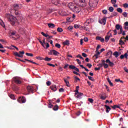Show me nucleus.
<instances>
[{"mask_svg": "<svg viewBox=\"0 0 128 128\" xmlns=\"http://www.w3.org/2000/svg\"><path fill=\"white\" fill-rule=\"evenodd\" d=\"M6 18L12 26H14L16 22V18L14 16L12 15H10V14H6Z\"/></svg>", "mask_w": 128, "mask_h": 128, "instance_id": "nucleus-1", "label": "nucleus"}, {"mask_svg": "<svg viewBox=\"0 0 128 128\" xmlns=\"http://www.w3.org/2000/svg\"><path fill=\"white\" fill-rule=\"evenodd\" d=\"M73 2L76 4H79L80 6L84 8L86 6V0H73Z\"/></svg>", "mask_w": 128, "mask_h": 128, "instance_id": "nucleus-2", "label": "nucleus"}, {"mask_svg": "<svg viewBox=\"0 0 128 128\" xmlns=\"http://www.w3.org/2000/svg\"><path fill=\"white\" fill-rule=\"evenodd\" d=\"M89 6L90 8H96L98 6V0H90Z\"/></svg>", "mask_w": 128, "mask_h": 128, "instance_id": "nucleus-3", "label": "nucleus"}, {"mask_svg": "<svg viewBox=\"0 0 128 128\" xmlns=\"http://www.w3.org/2000/svg\"><path fill=\"white\" fill-rule=\"evenodd\" d=\"M14 56H18V58H24V52L22 51V52H15L14 53Z\"/></svg>", "mask_w": 128, "mask_h": 128, "instance_id": "nucleus-4", "label": "nucleus"}, {"mask_svg": "<svg viewBox=\"0 0 128 128\" xmlns=\"http://www.w3.org/2000/svg\"><path fill=\"white\" fill-rule=\"evenodd\" d=\"M18 102H20V104H24V102H26V98L24 96L20 97L18 100Z\"/></svg>", "mask_w": 128, "mask_h": 128, "instance_id": "nucleus-5", "label": "nucleus"}, {"mask_svg": "<svg viewBox=\"0 0 128 128\" xmlns=\"http://www.w3.org/2000/svg\"><path fill=\"white\" fill-rule=\"evenodd\" d=\"M49 54L52 55L53 54L54 56H58L60 54V52L54 50H50L49 52Z\"/></svg>", "mask_w": 128, "mask_h": 128, "instance_id": "nucleus-6", "label": "nucleus"}, {"mask_svg": "<svg viewBox=\"0 0 128 128\" xmlns=\"http://www.w3.org/2000/svg\"><path fill=\"white\" fill-rule=\"evenodd\" d=\"M80 10H82V8L78 6H74L72 10V11L75 12V14H77Z\"/></svg>", "mask_w": 128, "mask_h": 128, "instance_id": "nucleus-7", "label": "nucleus"}, {"mask_svg": "<svg viewBox=\"0 0 128 128\" xmlns=\"http://www.w3.org/2000/svg\"><path fill=\"white\" fill-rule=\"evenodd\" d=\"M116 28L118 30H120V32L118 33V34H122V26L120 25L116 24Z\"/></svg>", "mask_w": 128, "mask_h": 128, "instance_id": "nucleus-8", "label": "nucleus"}, {"mask_svg": "<svg viewBox=\"0 0 128 128\" xmlns=\"http://www.w3.org/2000/svg\"><path fill=\"white\" fill-rule=\"evenodd\" d=\"M98 22L103 26H104L106 24V18H103L98 20Z\"/></svg>", "mask_w": 128, "mask_h": 128, "instance_id": "nucleus-9", "label": "nucleus"}, {"mask_svg": "<svg viewBox=\"0 0 128 128\" xmlns=\"http://www.w3.org/2000/svg\"><path fill=\"white\" fill-rule=\"evenodd\" d=\"M27 90L28 92H32V94H34V87H32V86H28Z\"/></svg>", "mask_w": 128, "mask_h": 128, "instance_id": "nucleus-10", "label": "nucleus"}, {"mask_svg": "<svg viewBox=\"0 0 128 128\" xmlns=\"http://www.w3.org/2000/svg\"><path fill=\"white\" fill-rule=\"evenodd\" d=\"M82 96H84V94L82 92L75 93L74 94V96L76 98H80Z\"/></svg>", "mask_w": 128, "mask_h": 128, "instance_id": "nucleus-11", "label": "nucleus"}, {"mask_svg": "<svg viewBox=\"0 0 128 128\" xmlns=\"http://www.w3.org/2000/svg\"><path fill=\"white\" fill-rule=\"evenodd\" d=\"M68 8H70V10H73L74 8V4L72 2H70L68 4Z\"/></svg>", "mask_w": 128, "mask_h": 128, "instance_id": "nucleus-12", "label": "nucleus"}, {"mask_svg": "<svg viewBox=\"0 0 128 128\" xmlns=\"http://www.w3.org/2000/svg\"><path fill=\"white\" fill-rule=\"evenodd\" d=\"M96 40H100L101 42H104V38H102L101 36H97L96 37Z\"/></svg>", "mask_w": 128, "mask_h": 128, "instance_id": "nucleus-13", "label": "nucleus"}, {"mask_svg": "<svg viewBox=\"0 0 128 128\" xmlns=\"http://www.w3.org/2000/svg\"><path fill=\"white\" fill-rule=\"evenodd\" d=\"M106 62L107 64H109V65L110 66H114V62H110V59L106 60Z\"/></svg>", "mask_w": 128, "mask_h": 128, "instance_id": "nucleus-14", "label": "nucleus"}, {"mask_svg": "<svg viewBox=\"0 0 128 128\" xmlns=\"http://www.w3.org/2000/svg\"><path fill=\"white\" fill-rule=\"evenodd\" d=\"M112 34H110V35H106L105 36V42H108V40H110V38H112Z\"/></svg>", "mask_w": 128, "mask_h": 128, "instance_id": "nucleus-15", "label": "nucleus"}, {"mask_svg": "<svg viewBox=\"0 0 128 128\" xmlns=\"http://www.w3.org/2000/svg\"><path fill=\"white\" fill-rule=\"evenodd\" d=\"M50 88L53 92H56V90H58V88H56V85H52L50 86Z\"/></svg>", "mask_w": 128, "mask_h": 128, "instance_id": "nucleus-16", "label": "nucleus"}, {"mask_svg": "<svg viewBox=\"0 0 128 128\" xmlns=\"http://www.w3.org/2000/svg\"><path fill=\"white\" fill-rule=\"evenodd\" d=\"M76 14H78V16H79V18H80V17L82 16H84V12L82 11V10H80Z\"/></svg>", "mask_w": 128, "mask_h": 128, "instance_id": "nucleus-17", "label": "nucleus"}, {"mask_svg": "<svg viewBox=\"0 0 128 128\" xmlns=\"http://www.w3.org/2000/svg\"><path fill=\"white\" fill-rule=\"evenodd\" d=\"M13 80L16 82V84H20L22 82L20 80L16 78H13Z\"/></svg>", "mask_w": 128, "mask_h": 128, "instance_id": "nucleus-18", "label": "nucleus"}, {"mask_svg": "<svg viewBox=\"0 0 128 128\" xmlns=\"http://www.w3.org/2000/svg\"><path fill=\"white\" fill-rule=\"evenodd\" d=\"M104 106L106 108V112L107 114H108L110 112V110H112V108H110V106H107V105H104Z\"/></svg>", "mask_w": 128, "mask_h": 128, "instance_id": "nucleus-19", "label": "nucleus"}, {"mask_svg": "<svg viewBox=\"0 0 128 128\" xmlns=\"http://www.w3.org/2000/svg\"><path fill=\"white\" fill-rule=\"evenodd\" d=\"M51 2L52 4H55V6H58V4H60V2L58 1L57 0H52Z\"/></svg>", "mask_w": 128, "mask_h": 128, "instance_id": "nucleus-20", "label": "nucleus"}, {"mask_svg": "<svg viewBox=\"0 0 128 128\" xmlns=\"http://www.w3.org/2000/svg\"><path fill=\"white\" fill-rule=\"evenodd\" d=\"M48 26L50 28H56V25L54 24H48Z\"/></svg>", "mask_w": 128, "mask_h": 128, "instance_id": "nucleus-21", "label": "nucleus"}, {"mask_svg": "<svg viewBox=\"0 0 128 128\" xmlns=\"http://www.w3.org/2000/svg\"><path fill=\"white\" fill-rule=\"evenodd\" d=\"M63 44H64V46H70V41L68 40H66L63 42Z\"/></svg>", "mask_w": 128, "mask_h": 128, "instance_id": "nucleus-22", "label": "nucleus"}, {"mask_svg": "<svg viewBox=\"0 0 128 128\" xmlns=\"http://www.w3.org/2000/svg\"><path fill=\"white\" fill-rule=\"evenodd\" d=\"M94 22V19L92 18H89L86 20V22L87 24H91V22Z\"/></svg>", "mask_w": 128, "mask_h": 128, "instance_id": "nucleus-23", "label": "nucleus"}, {"mask_svg": "<svg viewBox=\"0 0 128 128\" xmlns=\"http://www.w3.org/2000/svg\"><path fill=\"white\" fill-rule=\"evenodd\" d=\"M14 10H18V8H20V6H18V4H15L14 5Z\"/></svg>", "mask_w": 128, "mask_h": 128, "instance_id": "nucleus-24", "label": "nucleus"}, {"mask_svg": "<svg viewBox=\"0 0 128 128\" xmlns=\"http://www.w3.org/2000/svg\"><path fill=\"white\" fill-rule=\"evenodd\" d=\"M99 54H100V52H98V50L96 51V54L94 55V56H96V58H98Z\"/></svg>", "mask_w": 128, "mask_h": 128, "instance_id": "nucleus-25", "label": "nucleus"}, {"mask_svg": "<svg viewBox=\"0 0 128 128\" xmlns=\"http://www.w3.org/2000/svg\"><path fill=\"white\" fill-rule=\"evenodd\" d=\"M107 80L109 84L111 86H114V84H112V81H110V78H107Z\"/></svg>", "mask_w": 128, "mask_h": 128, "instance_id": "nucleus-26", "label": "nucleus"}, {"mask_svg": "<svg viewBox=\"0 0 128 128\" xmlns=\"http://www.w3.org/2000/svg\"><path fill=\"white\" fill-rule=\"evenodd\" d=\"M113 56H114L116 58H118V56H120V54H118V52H114Z\"/></svg>", "mask_w": 128, "mask_h": 128, "instance_id": "nucleus-27", "label": "nucleus"}, {"mask_svg": "<svg viewBox=\"0 0 128 128\" xmlns=\"http://www.w3.org/2000/svg\"><path fill=\"white\" fill-rule=\"evenodd\" d=\"M118 16V13L116 12H113L110 15V17L114 18V16Z\"/></svg>", "mask_w": 128, "mask_h": 128, "instance_id": "nucleus-28", "label": "nucleus"}, {"mask_svg": "<svg viewBox=\"0 0 128 128\" xmlns=\"http://www.w3.org/2000/svg\"><path fill=\"white\" fill-rule=\"evenodd\" d=\"M44 60H46V62H50L52 58H48V57L46 56L44 58Z\"/></svg>", "mask_w": 128, "mask_h": 128, "instance_id": "nucleus-29", "label": "nucleus"}, {"mask_svg": "<svg viewBox=\"0 0 128 128\" xmlns=\"http://www.w3.org/2000/svg\"><path fill=\"white\" fill-rule=\"evenodd\" d=\"M99 66H100V67L94 68V70H100V68H102V64H99Z\"/></svg>", "mask_w": 128, "mask_h": 128, "instance_id": "nucleus-30", "label": "nucleus"}, {"mask_svg": "<svg viewBox=\"0 0 128 128\" xmlns=\"http://www.w3.org/2000/svg\"><path fill=\"white\" fill-rule=\"evenodd\" d=\"M36 60H44V58L42 56H36Z\"/></svg>", "mask_w": 128, "mask_h": 128, "instance_id": "nucleus-31", "label": "nucleus"}, {"mask_svg": "<svg viewBox=\"0 0 128 128\" xmlns=\"http://www.w3.org/2000/svg\"><path fill=\"white\" fill-rule=\"evenodd\" d=\"M24 60H26V62H32V64H36L35 62H34L33 61H32L30 60H28V59H24Z\"/></svg>", "mask_w": 128, "mask_h": 128, "instance_id": "nucleus-32", "label": "nucleus"}, {"mask_svg": "<svg viewBox=\"0 0 128 128\" xmlns=\"http://www.w3.org/2000/svg\"><path fill=\"white\" fill-rule=\"evenodd\" d=\"M79 88H80V86H76V90H74V92H76V94H78L80 92H78Z\"/></svg>", "mask_w": 128, "mask_h": 128, "instance_id": "nucleus-33", "label": "nucleus"}, {"mask_svg": "<svg viewBox=\"0 0 128 128\" xmlns=\"http://www.w3.org/2000/svg\"><path fill=\"white\" fill-rule=\"evenodd\" d=\"M119 42V44H120V46H124V41H122V39H120Z\"/></svg>", "mask_w": 128, "mask_h": 128, "instance_id": "nucleus-34", "label": "nucleus"}, {"mask_svg": "<svg viewBox=\"0 0 128 128\" xmlns=\"http://www.w3.org/2000/svg\"><path fill=\"white\" fill-rule=\"evenodd\" d=\"M38 42H40V44L44 48H46V46H44V43H42V42L40 39H38Z\"/></svg>", "mask_w": 128, "mask_h": 128, "instance_id": "nucleus-35", "label": "nucleus"}, {"mask_svg": "<svg viewBox=\"0 0 128 128\" xmlns=\"http://www.w3.org/2000/svg\"><path fill=\"white\" fill-rule=\"evenodd\" d=\"M64 30H62V28H57V31L58 32H62V31Z\"/></svg>", "mask_w": 128, "mask_h": 128, "instance_id": "nucleus-36", "label": "nucleus"}, {"mask_svg": "<svg viewBox=\"0 0 128 128\" xmlns=\"http://www.w3.org/2000/svg\"><path fill=\"white\" fill-rule=\"evenodd\" d=\"M64 81L66 84V86H70V82H68V81L66 80V79H64Z\"/></svg>", "mask_w": 128, "mask_h": 128, "instance_id": "nucleus-37", "label": "nucleus"}, {"mask_svg": "<svg viewBox=\"0 0 128 128\" xmlns=\"http://www.w3.org/2000/svg\"><path fill=\"white\" fill-rule=\"evenodd\" d=\"M106 56H112V52L110 50L108 52V53L106 54Z\"/></svg>", "mask_w": 128, "mask_h": 128, "instance_id": "nucleus-38", "label": "nucleus"}, {"mask_svg": "<svg viewBox=\"0 0 128 128\" xmlns=\"http://www.w3.org/2000/svg\"><path fill=\"white\" fill-rule=\"evenodd\" d=\"M117 12H120V14H122V8H118Z\"/></svg>", "mask_w": 128, "mask_h": 128, "instance_id": "nucleus-39", "label": "nucleus"}, {"mask_svg": "<svg viewBox=\"0 0 128 128\" xmlns=\"http://www.w3.org/2000/svg\"><path fill=\"white\" fill-rule=\"evenodd\" d=\"M53 110H58V106L57 105L54 106V107L53 108Z\"/></svg>", "mask_w": 128, "mask_h": 128, "instance_id": "nucleus-40", "label": "nucleus"}, {"mask_svg": "<svg viewBox=\"0 0 128 128\" xmlns=\"http://www.w3.org/2000/svg\"><path fill=\"white\" fill-rule=\"evenodd\" d=\"M0 24L4 28L5 26H4V22H2V20H0Z\"/></svg>", "mask_w": 128, "mask_h": 128, "instance_id": "nucleus-41", "label": "nucleus"}, {"mask_svg": "<svg viewBox=\"0 0 128 128\" xmlns=\"http://www.w3.org/2000/svg\"><path fill=\"white\" fill-rule=\"evenodd\" d=\"M9 96L10 98H12V100H14V96L12 94H9Z\"/></svg>", "mask_w": 128, "mask_h": 128, "instance_id": "nucleus-42", "label": "nucleus"}, {"mask_svg": "<svg viewBox=\"0 0 128 128\" xmlns=\"http://www.w3.org/2000/svg\"><path fill=\"white\" fill-rule=\"evenodd\" d=\"M103 66H104V68H108V64L106 63L103 64Z\"/></svg>", "mask_w": 128, "mask_h": 128, "instance_id": "nucleus-43", "label": "nucleus"}, {"mask_svg": "<svg viewBox=\"0 0 128 128\" xmlns=\"http://www.w3.org/2000/svg\"><path fill=\"white\" fill-rule=\"evenodd\" d=\"M46 84L48 86H50V84H52V82H50V80H48L47 82H46Z\"/></svg>", "mask_w": 128, "mask_h": 128, "instance_id": "nucleus-44", "label": "nucleus"}, {"mask_svg": "<svg viewBox=\"0 0 128 128\" xmlns=\"http://www.w3.org/2000/svg\"><path fill=\"white\" fill-rule=\"evenodd\" d=\"M26 54L28 56H34V54H32V53H26Z\"/></svg>", "mask_w": 128, "mask_h": 128, "instance_id": "nucleus-45", "label": "nucleus"}, {"mask_svg": "<svg viewBox=\"0 0 128 128\" xmlns=\"http://www.w3.org/2000/svg\"><path fill=\"white\" fill-rule=\"evenodd\" d=\"M88 78L90 80H92V82H94V78L90 76H88Z\"/></svg>", "mask_w": 128, "mask_h": 128, "instance_id": "nucleus-46", "label": "nucleus"}, {"mask_svg": "<svg viewBox=\"0 0 128 128\" xmlns=\"http://www.w3.org/2000/svg\"><path fill=\"white\" fill-rule=\"evenodd\" d=\"M69 68H70L71 70H74L76 68V66L72 65L69 66Z\"/></svg>", "mask_w": 128, "mask_h": 128, "instance_id": "nucleus-47", "label": "nucleus"}, {"mask_svg": "<svg viewBox=\"0 0 128 128\" xmlns=\"http://www.w3.org/2000/svg\"><path fill=\"white\" fill-rule=\"evenodd\" d=\"M76 58H80L81 60H84V58H82V55L81 54H78L77 56H76Z\"/></svg>", "mask_w": 128, "mask_h": 128, "instance_id": "nucleus-48", "label": "nucleus"}, {"mask_svg": "<svg viewBox=\"0 0 128 128\" xmlns=\"http://www.w3.org/2000/svg\"><path fill=\"white\" fill-rule=\"evenodd\" d=\"M88 101L90 102L91 104H92L94 102V99L88 98Z\"/></svg>", "mask_w": 128, "mask_h": 128, "instance_id": "nucleus-49", "label": "nucleus"}, {"mask_svg": "<svg viewBox=\"0 0 128 128\" xmlns=\"http://www.w3.org/2000/svg\"><path fill=\"white\" fill-rule=\"evenodd\" d=\"M55 46L56 47V48H60V44H55Z\"/></svg>", "mask_w": 128, "mask_h": 128, "instance_id": "nucleus-50", "label": "nucleus"}, {"mask_svg": "<svg viewBox=\"0 0 128 128\" xmlns=\"http://www.w3.org/2000/svg\"><path fill=\"white\" fill-rule=\"evenodd\" d=\"M109 11L112 12H114V8L112 6H110L109 8L108 9Z\"/></svg>", "mask_w": 128, "mask_h": 128, "instance_id": "nucleus-51", "label": "nucleus"}, {"mask_svg": "<svg viewBox=\"0 0 128 128\" xmlns=\"http://www.w3.org/2000/svg\"><path fill=\"white\" fill-rule=\"evenodd\" d=\"M123 6H124V8H128V4L126 3V4H123Z\"/></svg>", "mask_w": 128, "mask_h": 128, "instance_id": "nucleus-52", "label": "nucleus"}, {"mask_svg": "<svg viewBox=\"0 0 128 128\" xmlns=\"http://www.w3.org/2000/svg\"><path fill=\"white\" fill-rule=\"evenodd\" d=\"M64 92V88H60L59 90V92Z\"/></svg>", "mask_w": 128, "mask_h": 128, "instance_id": "nucleus-53", "label": "nucleus"}, {"mask_svg": "<svg viewBox=\"0 0 128 128\" xmlns=\"http://www.w3.org/2000/svg\"><path fill=\"white\" fill-rule=\"evenodd\" d=\"M100 98L101 100H106V96H102Z\"/></svg>", "mask_w": 128, "mask_h": 128, "instance_id": "nucleus-54", "label": "nucleus"}, {"mask_svg": "<svg viewBox=\"0 0 128 128\" xmlns=\"http://www.w3.org/2000/svg\"><path fill=\"white\" fill-rule=\"evenodd\" d=\"M41 34H42V36H45V38H46V36H48V34H44V32H42Z\"/></svg>", "mask_w": 128, "mask_h": 128, "instance_id": "nucleus-55", "label": "nucleus"}, {"mask_svg": "<svg viewBox=\"0 0 128 128\" xmlns=\"http://www.w3.org/2000/svg\"><path fill=\"white\" fill-rule=\"evenodd\" d=\"M47 64H48V66H53V68H54V66H56L54 64H50V63Z\"/></svg>", "mask_w": 128, "mask_h": 128, "instance_id": "nucleus-56", "label": "nucleus"}, {"mask_svg": "<svg viewBox=\"0 0 128 128\" xmlns=\"http://www.w3.org/2000/svg\"><path fill=\"white\" fill-rule=\"evenodd\" d=\"M122 14L124 18H126V16H128V14L126 12H124Z\"/></svg>", "mask_w": 128, "mask_h": 128, "instance_id": "nucleus-57", "label": "nucleus"}, {"mask_svg": "<svg viewBox=\"0 0 128 128\" xmlns=\"http://www.w3.org/2000/svg\"><path fill=\"white\" fill-rule=\"evenodd\" d=\"M111 2L112 4H114L116 3V0H111Z\"/></svg>", "mask_w": 128, "mask_h": 128, "instance_id": "nucleus-58", "label": "nucleus"}, {"mask_svg": "<svg viewBox=\"0 0 128 128\" xmlns=\"http://www.w3.org/2000/svg\"><path fill=\"white\" fill-rule=\"evenodd\" d=\"M45 44H46V47H45V48H50V44L48 43H46Z\"/></svg>", "mask_w": 128, "mask_h": 128, "instance_id": "nucleus-59", "label": "nucleus"}, {"mask_svg": "<svg viewBox=\"0 0 128 128\" xmlns=\"http://www.w3.org/2000/svg\"><path fill=\"white\" fill-rule=\"evenodd\" d=\"M74 28H80V25H78V24H74Z\"/></svg>", "mask_w": 128, "mask_h": 128, "instance_id": "nucleus-60", "label": "nucleus"}, {"mask_svg": "<svg viewBox=\"0 0 128 128\" xmlns=\"http://www.w3.org/2000/svg\"><path fill=\"white\" fill-rule=\"evenodd\" d=\"M102 13L104 14H108V10H102Z\"/></svg>", "mask_w": 128, "mask_h": 128, "instance_id": "nucleus-61", "label": "nucleus"}, {"mask_svg": "<svg viewBox=\"0 0 128 128\" xmlns=\"http://www.w3.org/2000/svg\"><path fill=\"white\" fill-rule=\"evenodd\" d=\"M82 56L84 58H86L88 56V55H86V54L84 52L82 53Z\"/></svg>", "mask_w": 128, "mask_h": 128, "instance_id": "nucleus-62", "label": "nucleus"}, {"mask_svg": "<svg viewBox=\"0 0 128 128\" xmlns=\"http://www.w3.org/2000/svg\"><path fill=\"white\" fill-rule=\"evenodd\" d=\"M86 66H88L89 68H92V64H86Z\"/></svg>", "mask_w": 128, "mask_h": 128, "instance_id": "nucleus-63", "label": "nucleus"}, {"mask_svg": "<svg viewBox=\"0 0 128 128\" xmlns=\"http://www.w3.org/2000/svg\"><path fill=\"white\" fill-rule=\"evenodd\" d=\"M74 78L76 80H80V78H78L77 76H74Z\"/></svg>", "mask_w": 128, "mask_h": 128, "instance_id": "nucleus-64", "label": "nucleus"}]
</instances>
